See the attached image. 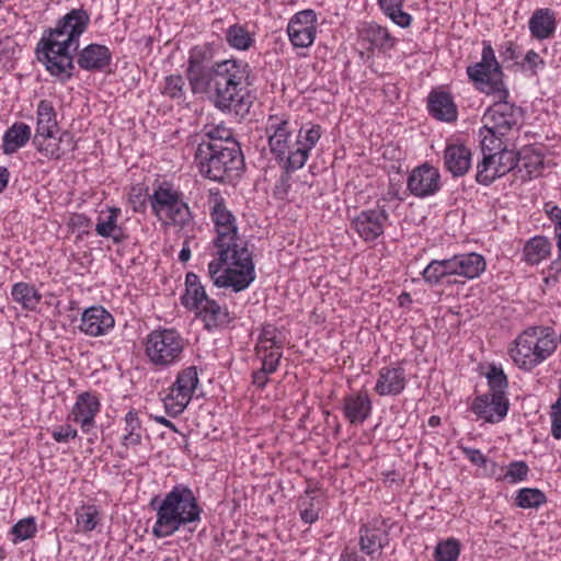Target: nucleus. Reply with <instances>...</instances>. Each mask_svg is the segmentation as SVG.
<instances>
[{"label":"nucleus","instance_id":"f257e3e1","mask_svg":"<svg viewBox=\"0 0 561 561\" xmlns=\"http://www.w3.org/2000/svg\"><path fill=\"white\" fill-rule=\"evenodd\" d=\"M214 57L215 49L207 43L190 49L186 78L191 90L194 94L207 93L221 113L243 118L252 106L250 65L236 58L214 61Z\"/></svg>","mask_w":561,"mask_h":561},{"label":"nucleus","instance_id":"f03ea898","mask_svg":"<svg viewBox=\"0 0 561 561\" xmlns=\"http://www.w3.org/2000/svg\"><path fill=\"white\" fill-rule=\"evenodd\" d=\"M216 238L215 259L208 264V275L218 288L245 290L256 277L253 253L247 242H239L236 216L227 208L225 198L217 195L210 209Z\"/></svg>","mask_w":561,"mask_h":561},{"label":"nucleus","instance_id":"7ed1b4c3","mask_svg":"<svg viewBox=\"0 0 561 561\" xmlns=\"http://www.w3.org/2000/svg\"><path fill=\"white\" fill-rule=\"evenodd\" d=\"M90 20V14L83 7L73 8L59 18L54 27L44 30L36 44V59L60 83H67L75 76V53Z\"/></svg>","mask_w":561,"mask_h":561},{"label":"nucleus","instance_id":"20e7f679","mask_svg":"<svg viewBox=\"0 0 561 561\" xmlns=\"http://www.w3.org/2000/svg\"><path fill=\"white\" fill-rule=\"evenodd\" d=\"M149 506L156 511L151 534L158 539L173 536L182 528L192 533L202 520L203 508L186 484H175L161 500L154 496Z\"/></svg>","mask_w":561,"mask_h":561},{"label":"nucleus","instance_id":"39448f33","mask_svg":"<svg viewBox=\"0 0 561 561\" xmlns=\"http://www.w3.org/2000/svg\"><path fill=\"white\" fill-rule=\"evenodd\" d=\"M195 160L201 174L218 183L239 176L245 168L241 145L236 139L202 141L196 149Z\"/></svg>","mask_w":561,"mask_h":561},{"label":"nucleus","instance_id":"423d86ee","mask_svg":"<svg viewBox=\"0 0 561 561\" xmlns=\"http://www.w3.org/2000/svg\"><path fill=\"white\" fill-rule=\"evenodd\" d=\"M557 348L554 330L537 325L524 330L511 350L514 363L524 370H531L546 360Z\"/></svg>","mask_w":561,"mask_h":561},{"label":"nucleus","instance_id":"0eeeda50","mask_svg":"<svg viewBox=\"0 0 561 561\" xmlns=\"http://www.w3.org/2000/svg\"><path fill=\"white\" fill-rule=\"evenodd\" d=\"M287 119L270 116L266 133L268 134V147L278 165H285L288 171H297L307 162L306 150L298 147L295 152L288 156V148L291 141V131Z\"/></svg>","mask_w":561,"mask_h":561},{"label":"nucleus","instance_id":"6e6552de","mask_svg":"<svg viewBox=\"0 0 561 561\" xmlns=\"http://www.w3.org/2000/svg\"><path fill=\"white\" fill-rule=\"evenodd\" d=\"M149 203L156 216L159 217L165 211L167 218L180 228H185L193 221L190 206L183 201V193L170 182L159 183L149 196Z\"/></svg>","mask_w":561,"mask_h":561},{"label":"nucleus","instance_id":"1a4fd4ad","mask_svg":"<svg viewBox=\"0 0 561 561\" xmlns=\"http://www.w3.org/2000/svg\"><path fill=\"white\" fill-rule=\"evenodd\" d=\"M146 355L157 367H168L180 359L184 344L173 329L153 330L146 337Z\"/></svg>","mask_w":561,"mask_h":561},{"label":"nucleus","instance_id":"9d476101","mask_svg":"<svg viewBox=\"0 0 561 561\" xmlns=\"http://www.w3.org/2000/svg\"><path fill=\"white\" fill-rule=\"evenodd\" d=\"M198 369L196 366H188L181 369L175 381L169 388V393L163 399L165 412L171 417L182 414L198 386Z\"/></svg>","mask_w":561,"mask_h":561},{"label":"nucleus","instance_id":"9b49d317","mask_svg":"<svg viewBox=\"0 0 561 561\" xmlns=\"http://www.w3.org/2000/svg\"><path fill=\"white\" fill-rule=\"evenodd\" d=\"M490 94L495 95L497 100L486 108L483 119L488 121L500 135L505 136L518 125L524 115V110L508 102L510 91L505 85L496 88Z\"/></svg>","mask_w":561,"mask_h":561},{"label":"nucleus","instance_id":"f8f14e48","mask_svg":"<svg viewBox=\"0 0 561 561\" xmlns=\"http://www.w3.org/2000/svg\"><path fill=\"white\" fill-rule=\"evenodd\" d=\"M481 61L467 67V75L476 84H480L479 89L486 94L493 92L496 88L504 87L503 71L497 62L494 49L491 43L483 41Z\"/></svg>","mask_w":561,"mask_h":561},{"label":"nucleus","instance_id":"ddd939ff","mask_svg":"<svg viewBox=\"0 0 561 561\" xmlns=\"http://www.w3.org/2000/svg\"><path fill=\"white\" fill-rule=\"evenodd\" d=\"M394 526L389 518L373 519L362 524L358 530L359 549L366 556L374 558L390 543V530Z\"/></svg>","mask_w":561,"mask_h":561},{"label":"nucleus","instance_id":"4468645a","mask_svg":"<svg viewBox=\"0 0 561 561\" xmlns=\"http://www.w3.org/2000/svg\"><path fill=\"white\" fill-rule=\"evenodd\" d=\"M389 213L385 204L377 203L375 208L362 210L351 225L365 242H374L385 232V222Z\"/></svg>","mask_w":561,"mask_h":561},{"label":"nucleus","instance_id":"2eb2a0df","mask_svg":"<svg viewBox=\"0 0 561 561\" xmlns=\"http://www.w3.org/2000/svg\"><path fill=\"white\" fill-rule=\"evenodd\" d=\"M440 187V173L437 168L428 162L415 167L407 180V190L419 198L433 196Z\"/></svg>","mask_w":561,"mask_h":561},{"label":"nucleus","instance_id":"dca6fc26","mask_svg":"<svg viewBox=\"0 0 561 561\" xmlns=\"http://www.w3.org/2000/svg\"><path fill=\"white\" fill-rule=\"evenodd\" d=\"M317 14L312 9L297 12L289 20L287 34L294 47L306 48L316 38Z\"/></svg>","mask_w":561,"mask_h":561},{"label":"nucleus","instance_id":"f3484780","mask_svg":"<svg viewBox=\"0 0 561 561\" xmlns=\"http://www.w3.org/2000/svg\"><path fill=\"white\" fill-rule=\"evenodd\" d=\"M100 410L99 397L94 392L84 391L77 396L68 419L79 424L83 433L91 434L96 427L95 416Z\"/></svg>","mask_w":561,"mask_h":561},{"label":"nucleus","instance_id":"a211bd4d","mask_svg":"<svg viewBox=\"0 0 561 561\" xmlns=\"http://www.w3.org/2000/svg\"><path fill=\"white\" fill-rule=\"evenodd\" d=\"M510 402L506 396L481 394L473 399L471 411L488 423L503 421L508 412Z\"/></svg>","mask_w":561,"mask_h":561},{"label":"nucleus","instance_id":"6ab92c4d","mask_svg":"<svg viewBox=\"0 0 561 561\" xmlns=\"http://www.w3.org/2000/svg\"><path fill=\"white\" fill-rule=\"evenodd\" d=\"M114 317L102 306H92L83 310L79 330L89 336L105 335L114 328Z\"/></svg>","mask_w":561,"mask_h":561},{"label":"nucleus","instance_id":"aec40b11","mask_svg":"<svg viewBox=\"0 0 561 561\" xmlns=\"http://www.w3.org/2000/svg\"><path fill=\"white\" fill-rule=\"evenodd\" d=\"M111 61L112 53L105 45L92 43L77 50L76 62L84 71H103Z\"/></svg>","mask_w":561,"mask_h":561},{"label":"nucleus","instance_id":"412c9836","mask_svg":"<svg viewBox=\"0 0 561 561\" xmlns=\"http://www.w3.org/2000/svg\"><path fill=\"white\" fill-rule=\"evenodd\" d=\"M195 317L203 322L206 331L213 332L227 328L232 318L226 306H220L215 299L209 298L195 312Z\"/></svg>","mask_w":561,"mask_h":561},{"label":"nucleus","instance_id":"4be33fe9","mask_svg":"<svg viewBox=\"0 0 561 561\" xmlns=\"http://www.w3.org/2000/svg\"><path fill=\"white\" fill-rule=\"evenodd\" d=\"M427 111L432 117L440 122L453 123L458 118L457 105L447 91L433 89L427 95Z\"/></svg>","mask_w":561,"mask_h":561},{"label":"nucleus","instance_id":"5701e85b","mask_svg":"<svg viewBox=\"0 0 561 561\" xmlns=\"http://www.w3.org/2000/svg\"><path fill=\"white\" fill-rule=\"evenodd\" d=\"M373 402L367 392L360 391L343 398L344 417L353 425L364 423L371 414Z\"/></svg>","mask_w":561,"mask_h":561},{"label":"nucleus","instance_id":"b1692460","mask_svg":"<svg viewBox=\"0 0 561 561\" xmlns=\"http://www.w3.org/2000/svg\"><path fill=\"white\" fill-rule=\"evenodd\" d=\"M407 385L405 370L402 367H382L378 373L375 391L379 396H398Z\"/></svg>","mask_w":561,"mask_h":561},{"label":"nucleus","instance_id":"393cba45","mask_svg":"<svg viewBox=\"0 0 561 561\" xmlns=\"http://www.w3.org/2000/svg\"><path fill=\"white\" fill-rule=\"evenodd\" d=\"M444 164L453 176H462L471 168V151L465 145L450 144L444 150Z\"/></svg>","mask_w":561,"mask_h":561},{"label":"nucleus","instance_id":"a878e982","mask_svg":"<svg viewBox=\"0 0 561 561\" xmlns=\"http://www.w3.org/2000/svg\"><path fill=\"white\" fill-rule=\"evenodd\" d=\"M107 213L106 217H103V211L98 217L95 232L102 238L112 239L114 244H119L128 238L125 229L117 225L122 210L118 207H108Z\"/></svg>","mask_w":561,"mask_h":561},{"label":"nucleus","instance_id":"bb28decb","mask_svg":"<svg viewBox=\"0 0 561 561\" xmlns=\"http://www.w3.org/2000/svg\"><path fill=\"white\" fill-rule=\"evenodd\" d=\"M528 26L534 38L539 41L550 38L557 28L556 14L549 8L537 9L530 16Z\"/></svg>","mask_w":561,"mask_h":561},{"label":"nucleus","instance_id":"cd10ccee","mask_svg":"<svg viewBox=\"0 0 561 561\" xmlns=\"http://www.w3.org/2000/svg\"><path fill=\"white\" fill-rule=\"evenodd\" d=\"M209 298L198 275L194 272H187L185 275V291L180 298L182 306L188 311L195 312Z\"/></svg>","mask_w":561,"mask_h":561},{"label":"nucleus","instance_id":"c85d7f7f","mask_svg":"<svg viewBox=\"0 0 561 561\" xmlns=\"http://www.w3.org/2000/svg\"><path fill=\"white\" fill-rule=\"evenodd\" d=\"M32 137L31 127L23 123L16 122L9 127L2 137V151L4 154H12L20 148L25 146Z\"/></svg>","mask_w":561,"mask_h":561},{"label":"nucleus","instance_id":"c756f323","mask_svg":"<svg viewBox=\"0 0 561 561\" xmlns=\"http://www.w3.org/2000/svg\"><path fill=\"white\" fill-rule=\"evenodd\" d=\"M285 344V334L283 331L272 323L262 325L257 336L255 351L257 354L268 351H283Z\"/></svg>","mask_w":561,"mask_h":561},{"label":"nucleus","instance_id":"7c9ffc66","mask_svg":"<svg viewBox=\"0 0 561 561\" xmlns=\"http://www.w3.org/2000/svg\"><path fill=\"white\" fill-rule=\"evenodd\" d=\"M11 297L26 311L36 310L42 300V294L35 286L25 282H19L12 286Z\"/></svg>","mask_w":561,"mask_h":561},{"label":"nucleus","instance_id":"2f4dec72","mask_svg":"<svg viewBox=\"0 0 561 561\" xmlns=\"http://www.w3.org/2000/svg\"><path fill=\"white\" fill-rule=\"evenodd\" d=\"M37 123L34 136L49 137L50 133L58 130V124L56 119V112L51 102L47 100L39 101L37 105Z\"/></svg>","mask_w":561,"mask_h":561},{"label":"nucleus","instance_id":"473e14b6","mask_svg":"<svg viewBox=\"0 0 561 561\" xmlns=\"http://www.w3.org/2000/svg\"><path fill=\"white\" fill-rule=\"evenodd\" d=\"M140 411L136 409H130L125 417V434L122 438V445L125 447L129 446H138L142 440V433L145 428L142 426V421L140 420Z\"/></svg>","mask_w":561,"mask_h":561},{"label":"nucleus","instance_id":"72a5a7b5","mask_svg":"<svg viewBox=\"0 0 561 561\" xmlns=\"http://www.w3.org/2000/svg\"><path fill=\"white\" fill-rule=\"evenodd\" d=\"M458 276L473 279L480 276L485 270L486 263L484 257L476 252L456 254Z\"/></svg>","mask_w":561,"mask_h":561},{"label":"nucleus","instance_id":"f704fd0d","mask_svg":"<svg viewBox=\"0 0 561 561\" xmlns=\"http://www.w3.org/2000/svg\"><path fill=\"white\" fill-rule=\"evenodd\" d=\"M551 250V243L547 237L536 236L529 239L523 249L524 260L528 264H538L546 259Z\"/></svg>","mask_w":561,"mask_h":561},{"label":"nucleus","instance_id":"c9c22d12","mask_svg":"<svg viewBox=\"0 0 561 561\" xmlns=\"http://www.w3.org/2000/svg\"><path fill=\"white\" fill-rule=\"evenodd\" d=\"M405 0H378L382 13L396 25L407 28L412 23V15L403 11Z\"/></svg>","mask_w":561,"mask_h":561},{"label":"nucleus","instance_id":"e433bc0d","mask_svg":"<svg viewBox=\"0 0 561 561\" xmlns=\"http://www.w3.org/2000/svg\"><path fill=\"white\" fill-rule=\"evenodd\" d=\"M32 144L36 150L49 160H58L66 153V149L60 146L55 133H50L49 137L34 136Z\"/></svg>","mask_w":561,"mask_h":561},{"label":"nucleus","instance_id":"4c0bfd02","mask_svg":"<svg viewBox=\"0 0 561 561\" xmlns=\"http://www.w3.org/2000/svg\"><path fill=\"white\" fill-rule=\"evenodd\" d=\"M363 32L365 38L377 48L390 49L396 44V38L390 35L389 31L377 23L367 24Z\"/></svg>","mask_w":561,"mask_h":561},{"label":"nucleus","instance_id":"58836bf2","mask_svg":"<svg viewBox=\"0 0 561 561\" xmlns=\"http://www.w3.org/2000/svg\"><path fill=\"white\" fill-rule=\"evenodd\" d=\"M519 171L524 169L528 179L537 178L545 168V157L541 152L524 149L519 154Z\"/></svg>","mask_w":561,"mask_h":561},{"label":"nucleus","instance_id":"ea45409f","mask_svg":"<svg viewBox=\"0 0 561 561\" xmlns=\"http://www.w3.org/2000/svg\"><path fill=\"white\" fill-rule=\"evenodd\" d=\"M545 503H547V496L537 488L519 489L514 497V504L524 510L538 508Z\"/></svg>","mask_w":561,"mask_h":561},{"label":"nucleus","instance_id":"a19ab883","mask_svg":"<svg viewBox=\"0 0 561 561\" xmlns=\"http://www.w3.org/2000/svg\"><path fill=\"white\" fill-rule=\"evenodd\" d=\"M225 37L228 45L238 50H247L254 43L251 34L240 24L229 26L226 31Z\"/></svg>","mask_w":561,"mask_h":561},{"label":"nucleus","instance_id":"79ce46f5","mask_svg":"<svg viewBox=\"0 0 561 561\" xmlns=\"http://www.w3.org/2000/svg\"><path fill=\"white\" fill-rule=\"evenodd\" d=\"M495 165V153H485L477 164L476 181L484 186L492 184L500 178Z\"/></svg>","mask_w":561,"mask_h":561},{"label":"nucleus","instance_id":"37998d69","mask_svg":"<svg viewBox=\"0 0 561 561\" xmlns=\"http://www.w3.org/2000/svg\"><path fill=\"white\" fill-rule=\"evenodd\" d=\"M77 526L84 533L94 530L100 522V512L93 504L82 505L75 513Z\"/></svg>","mask_w":561,"mask_h":561},{"label":"nucleus","instance_id":"c03bdc74","mask_svg":"<svg viewBox=\"0 0 561 561\" xmlns=\"http://www.w3.org/2000/svg\"><path fill=\"white\" fill-rule=\"evenodd\" d=\"M488 386L490 388V394L506 396L508 388L507 376L501 367L492 364L485 374Z\"/></svg>","mask_w":561,"mask_h":561},{"label":"nucleus","instance_id":"a18cd8bd","mask_svg":"<svg viewBox=\"0 0 561 561\" xmlns=\"http://www.w3.org/2000/svg\"><path fill=\"white\" fill-rule=\"evenodd\" d=\"M36 531L37 526L35 517L28 516L15 523L10 529V535L13 537L12 542L16 545L21 541L33 538Z\"/></svg>","mask_w":561,"mask_h":561},{"label":"nucleus","instance_id":"49530a36","mask_svg":"<svg viewBox=\"0 0 561 561\" xmlns=\"http://www.w3.org/2000/svg\"><path fill=\"white\" fill-rule=\"evenodd\" d=\"M320 137L321 126L318 124L311 125V127L308 129L300 128L295 140V146H297L300 150H306V156L308 159L311 149L317 145Z\"/></svg>","mask_w":561,"mask_h":561},{"label":"nucleus","instance_id":"de8ad7c7","mask_svg":"<svg viewBox=\"0 0 561 561\" xmlns=\"http://www.w3.org/2000/svg\"><path fill=\"white\" fill-rule=\"evenodd\" d=\"M481 139V150L483 156L485 153H496L501 151V149L505 148L502 141V135L499 131L494 130L493 127L485 125L480 129Z\"/></svg>","mask_w":561,"mask_h":561},{"label":"nucleus","instance_id":"09e8293b","mask_svg":"<svg viewBox=\"0 0 561 561\" xmlns=\"http://www.w3.org/2000/svg\"><path fill=\"white\" fill-rule=\"evenodd\" d=\"M519 154L520 152L508 150L506 149V147L495 153V156H497V161H495V168L500 178L504 176L510 171L519 167Z\"/></svg>","mask_w":561,"mask_h":561},{"label":"nucleus","instance_id":"8fccbe9b","mask_svg":"<svg viewBox=\"0 0 561 561\" xmlns=\"http://www.w3.org/2000/svg\"><path fill=\"white\" fill-rule=\"evenodd\" d=\"M460 553V543L455 538L440 541L435 548V561H457Z\"/></svg>","mask_w":561,"mask_h":561},{"label":"nucleus","instance_id":"3c124183","mask_svg":"<svg viewBox=\"0 0 561 561\" xmlns=\"http://www.w3.org/2000/svg\"><path fill=\"white\" fill-rule=\"evenodd\" d=\"M184 85L185 81L181 75H170L164 78V87L162 94L169 96L172 100H179L184 98Z\"/></svg>","mask_w":561,"mask_h":561},{"label":"nucleus","instance_id":"603ef678","mask_svg":"<svg viewBox=\"0 0 561 561\" xmlns=\"http://www.w3.org/2000/svg\"><path fill=\"white\" fill-rule=\"evenodd\" d=\"M529 473L528 465L523 460L512 461L506 469L503 480L508 483H518L525 481Z\"/></svg>","mask_w":561,"mask_h":561},{"label":"nucleus","instance_id":"864d4df0","mask_svg":"<svg viewBox=\"0 0 561 561\" xmlns=\"http://www.w3.org/2000/svg\"><path fill=\"white\" fill-rule=\"evenodd\" d=\"M423 279L431 286L443 284L446 279L439 260L431 261L422 272Z\"/></svg>","mask_w":561,"mask_h":561},{"label":"nucleus","instance_id":"5fc2aeb1","mask_svg":"<svg viewBox=\"0 0 561 561\" xmlns=\"http://www.w3.org/2000/svg\"><path fill=\"white\" fill-rule=\"evenodd\" d=\"M149 196L150 194H148L147 187H142L140 185L133 186L129 193V203L131 204L134 211L145 213Z\"/></svg>","mask_w":561,"mask_h":561},{"label":"nucleus","instance_id":"6e6d98bb","mask_svg":"<svg viewBox=\"0 0 561 561\" xmlns=\"http://www.w3.org/2000/svg\"><path fill=\"white\" fill-rule=\"evenodd\" d=\"M461 450L466 458L476 466L486 468L488 462H490V460L481 453L480 449L472 447H461ZM491 466L496 468V463L494 461H491Z\"/></svg>","mask_w":561,"mask_h":561},{"label":"nucleus","instance_id":"4d7b16f0","mask_svg":"<svg viewBox=\"0 0 561 561\" xmlns=\"http://www.w3.org/2000/svg\"><path fill=\"white\" fill-rule=\"evenodd\" d=\"M262 367L267 371L274 374L280 364V359L283 357V351H268L262 352Z\"/></svg>","mask_w":561,"mask_h":561},{"label":"nucleus","instance_id":"13d9d810","mask_svg":"<svg viewBox=\"0 0 561 561\" xmlns=\"http://www.w3.org/2000/svg\"><path fill=\"white\" fill-rule=\"evenodd\" d=\"M77 435V430L68 424L58 426L51 432V436L57 443H67L69 439L76 438Z\"/></svg>","mask_w":561,"mask_h":561},{"label":"nucleus","instance_id":"bf43d9fd","mask_svg":"<svg viewBox=\"0 0 561 561\" xmlns=\"http://www.w3.org/2000/svg\"><path fill=\"white\" fill-rule=\"evenodd\" d=\"M545 211L554 225V232L561 231V208L552 203L545 205Z\"/></svg>","mask_w":561,"mask_h":561},{"label":"nucleus","instance_id":"052dcab7","mask_svg":"<svg viewBox=\"0 0 561 561\" xmlns=\"http://www.w3.org/2000/svg\"><path fill=\"white\" fill-rule=\"evenodd\" d=\"M457 262L458 261L456 255L451 256L450 259L439 260L446 279L449 276L458 275Z\"/></svg>","mask_w":561,"mask_h":561},{"label":"nucleus","instance_id":"680f3d73","mask_svg":"<svg viewBox=\"0 0 561 561\" xmlns=\"http://www.w3.org/2000/svg\"><path fill=\"white\" fill-rule=\"evenodd\" d=\"M524 64L528 65L529 69L536 72V68L538 66H545V60L539 56L537 51L530 49L525 55Z\"/></svg>","mask_w":561,"mask_h":561},{"label":"nucleus","instance_id":"e2e57ef3","mask_svg":"<svg viewBox=\"0 0 561 561\" xmlns=\"http://www.w3.org/2000/svg\"><path fill=\"white\" fill-rule=\"evenodd\" d=\"M282 169V174L278 180V184L276 185L277 190H282L284 194H287L290 188V179L291 174L295 171H288L285 165H279Z\"/></svg>","mask_w":561,"mask_h":561},{"label":"nucleus","instance_id":"0e129e2a","mask_svg":"<svg viewBox=\"0 0 561 561\" xmlns=\"http://www.w3.org/2000/svg\"><path fill=\"white\" fill-rule=\"evenodd\" d=\"M271 373L264 369L263 367H261L257 370H254L252 373V383L257 388L263 389L270 381L267 377Z\"/></svg>","mask_w":561,"mask_h":561},{"label":"nucleus","instance_id":"69168bd1","mask_svg":"<svg viewBox=\"0 0 561 561\" xmlns=\"http://www.w3.org/2000/svg\"><path fill=\"white\" fill-rule=\"evenodd\" d=\"M500 55L504 60H516L518 58L516 46L512 42H506L501 46Z\"/></svg>","mask_w":561,"mask_h":561},{"label":"nucleus","instance_id":"338daca9","mask_svg":"<svg viewBox=\"0 0 561 561\" xmlns=\"http://www.w3.org/2000/svg\"><path fill=\"white\" fill-rule=\"evenodd\" d=\"M300 517L302 522H305L306 524H312L318 519L319 513L318 510H316L312 503L310 502L309 506H306L305 508L300 510Z\"/></svg>","mask_w":561,"mask_h":561},{"label":"nucleus","instance_id":"774afa93","mask_svg":"<svg viewBox=\"0 0 561 561\" xmlns=\"http://www.w3.org/2000/svg\"><path fill=\"white\" fill-rule=\"evenodd\" d=\"M551 434L556 439H561V412L551 410Z\"/></svg>","mask_w":561,"mask_h":561}]
</instances>
